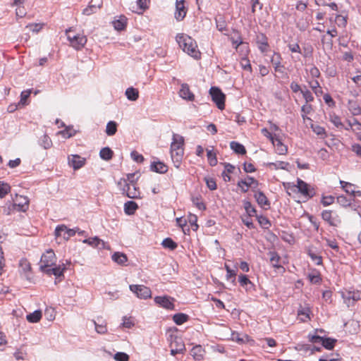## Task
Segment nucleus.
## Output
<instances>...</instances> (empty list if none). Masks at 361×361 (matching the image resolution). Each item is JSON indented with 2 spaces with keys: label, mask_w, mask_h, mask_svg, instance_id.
<instances>
[{
  "label": "nucleus",
  "mask_w": 361,
  "mask_h": 361,
  "mask_svg": "<svg viewBox=\"0 0 361 361\" xmlns=\"http://www.w3.org/2000/svg\"><path fill=\"white\" fill-rule=\"evenodd\" d=\"M176 42L183 51L194 59L200 58V52L197 49L196 42L189 35L180 33L176 35Z\"/></svg>",
  "instance_id": "f257e3e1"
},
{
  "label": "nucleus",
  "mask_w": 361,
  "mask_h": 361,
  "mask_svg": "<svg viewBox=\"0 0 361 361\" xmlns=\"http://www.w3.org/2000/svg\"><path fill=\"white\" fill-rule=\"evenodd\" d=\"M184 138L177 134L173 135V141L171 145V157L174 166L179 168L184 154Z\"/></svg>",
  "instance_id": "f03ea898"
},
{
  "label": "nucleus",
  "mask_w": 361,
  "mask_h": 361,
  "mask_svg": "<svg viewBox=\"0 0 361 361\" xmlns=\"http://www.w3.org/2000/svg\"><path fill=\"white\" fill-rule=\"evenodd\" d=\"M118 185L122 187L123 194L131 199H137L140 197V192L139 188L136 187L133 182L128 183L126 180H121Z\"/></svg>",
  "instance_id": "7ed1b4c3"
},
{
  "label": "nucleus",
  "mask_w": 361,
  "mask_h": 361,
  "mask_svg": "<svg viewBox=\"0 0 361 361\" xmlns=\"http://www.w3.org/2000/svg\"><path fill=\"white\" fill-rule=\"evenodd\" d=\"M71 28H69L66 30V35L67 36V39L70 42L71 47L77 50L81 49L85 44L87 43V37L80 34L75 35L74 36H71Z\"/></svg>",
  "instance_id": "20e7f679"
},
{
  "label": "nucleus",
  "mask_w": 361,
  "mask_h": 361,
  "mask_svg": "<svg viewBox=\"0 0 361 361\" xmlns=\"http://www.w3.org/2000/svg\"><path fill=\"white\" fill-rule=\"evenodd\" d=\"M56 263V255L52 250H47L41 257L40 259V270L44 272L49 267L55 265Z\"/></svg>",
  "instance_id": "39448f33"
},
{
  "label": "nucleus",
  "mask_w": 361,
  "mask_h": 361,
  "mask_svg": "<svg viewBox=\"0 0 361 361\" xmlns=\"http://www.w3.org/2000/svg\"><path fill=\"white\" fill-rule=\"evenodd\" d=\"M209 94L212 101L216 104L217 107L223 110L225 108V94L221 90L216 87H212L209 90Z\"/></svg>",
  "instance_id": "423d86ee"
},
{
  "label": "nucleus",
  "mask_w": 361,
  "mask_h": 361,
  "mask_svg": "<svg viewBox=\"0 0 361 361\" xmlns=\"http://www.w3.org/2000/svg\"><path fill=\"white\" fill-rule=\"evenodd\" d=\"M295 187L298 188V192L306 198H311L315 195L314 188H311L310 185L300 178L297 180V185L292 186L293 190Z\"/></svg>",
  "instance_id": "0eeeda50"
},
{
  "label": "nucleus",
  "mask_w": 361,
  "mask_h": 361,
  "mask_svg": "<svg viewBox=\"0 0 361 361\" xmlns=\"http://www.w3.org/2000/svg\"><path fill=\"white\" fill-rule=\"evenodd\" d=\"M129 288L140 299L145 300L151 298V290L144 285H130Z\"/></svg>",
  "instance_id": "6e6552de"
},
{
  "label": "nucleus",
  "mask_w": 361,
  "mask_h": 361,
  "mask_svg": "<svg viewBox=\"0 0 361 361\" xmlns=\"http://www.w3.org/2000/svg\"><path fill=\"white\" fill-rule=\"evenodd\" d=\"M78 230L79 228L78 227L75 228H68L66 226L62 224L56 226L55 229V235L56 237L61 236V231H65V233H63V238L64 240H68L71 237L74 236Z\"/></svg>",
  "instance_id": "1a4fd4ad"
},
{
  "label": "nucleus",
  "mask_w": 361,
  "mask_h": 361,
  "mask_svg": "<svg viewBox=\"0 0 361 361\" xmlns=\"http://www.w3.org/2000/svg\"><path fill=\"white\" fill-rule=\"evenodd\" d=\"M173 301V299L167 295L157 296L154 298V302L156 304L167 310H173L174 308V304Z\"/></svg>",
  "instance_id": "9d476101"
},
{
  "label": "nucleus",
  "mask_w": 361,
  "mask_h": 361,
  "mask_svg": "<svg viewBox=\"0 0 361 361\" xmlns=\"http://www.w3.org/2000/svg\"><path fill=\"white\" fill-rule=\"evenodd\" d=\"M184 0H176V1L174 17L178 21L182 20L186 16L187 8L184 5Z\"/></svg>",
  "instance_id": "9b49d317"
},
{
  "label": "nucleus",
  "mask_w": 361,
  "mask_h": 361,
  "mask_svg": "<svg viewBox=\"0 0 361 361\" xmlns=\"http://www.w3.org/2000/svg\"><path fill=\"white\" fill-rule=\"evenodd\" d=\"M258 181L251 176H247L246 179L240 180L237 183L238 186L241 188L243 192H246L248 190V188L251 187L252 185H255L256 188L258 186Z\"/></svg>",
  "instance_id": "f8f14e48"
},
{
  "label": "nucleus",
  "mask_w": 361,
  "mask_h": 361,
  "mask_svg": "<svg viewBox=\"0 0 361 361\" xmlns=\"http://www.w3.org/2000/svg\"><path fill=\"white\" fill-rule=\"evenodd\" d=\"M68 164L74 170H78L85 165V159L78 154L71 155L68 157Z\"/></svg>",
  "instance_id": "ddd939ff"
},
{
  "label": "nucleus",
  "mask_w": 361,
  "mask_h": 361,
  "mask_svg": "<svg viewBox=\"0 0 361 361\" xmlns=\"http://www.w3.org/2000/svg\"><path fill=\"white\" fill-rule=\"evenodd\" d=\"M256 42L259 49L262 52H267L269 48L268 38L263 33H259L256 36Z\"/></svg>",
  "instance_id": "4468645a"
},
{
  "label": "nucleus",
  "mask_w": 361,
  "mask_h": 361,
  "mask_svg": "<svg viewBox=\"0 0 361 361\" xmlns=\"http://www.w3.org/2000/svg\"><path fill=\"white\" fill-rule=\"evenodd\" d=\"M254 197L261 207H264L265 209L269 208L270 202L263 192L260 190L256 191L255 192Z\"/></svg>",
  "instance_id": "2eb2a0df"
},
{
  "label": "nucleus",
  "mask_w": 361,
  "mask_h": 361,
  "mask_svg": "<svg viewBox=\"0 0 361 361\" xmlns=\"http://www.w3.org/2000/svg\"><path fill=\"white\" fill-rule=\"evenodd\" d=\"M281 56L279 53L274 52L271 59V63L273 64L274 71L279 73H283V66L281 65Z\"/></svg>",
  "instance_id": "dca6fc26"
},
{
  "label": "nucleus",
  "mask_w": 361,
  "mask_h": 361,
  "mask_svg": "<svg viewBox=\"0 0 361 361\" xmlns=\"http://www.w3.org/2000/svg\"><path fill=\"white\" fill-rule=\"evenodd\" d=\"M179 95L183 99H185L188 101H193L195 99V95L190 91L188 85L185 84V83L182 84L181 88L179 92Z\"/></svg>",
  "instance_id": "f3484780"
},
{
  "label": "nucleus",
  "mask_w": 361,
  "mask_h": 361,
  "mask_svg": "<svg viewBox=\"0 0 361 361\" xmlns=\"http://www.w3.org/2000/svg\"><path fill=\"white\" fill-rule=\"evenodd\" d=\"M311 309L309 305H305L304 306H300L298 310V315L302 322H306L307 319H310Z\"/></svg>",
  "instance_id": "a211bd4d"
},
{
  "label": "nucleus",
  "mask_w": 361,
  "mask_h": 361,
  "mask_svg": "<svg viewBox=\"0 0 361 361\" xmlns=\"http://www.w3.org/2000/svg\"><path fill=\"white\" fill-rule=\"evenodd\" d=\"M66 269V267L64 264H63V267L59 266H56L55 267L51 268L49 267L47 270L44 271L47 275H54L57 279L61 278V276H63V271Z\"/></svg>",
  "instance_id": "6ab92c4d"
},
{
  "label": "nucleus",
  "mask_w": 361,
  "mask_h": 361,
  "mask_svg": "<svg viewBox=\"0 0 361 361\" xmlns=\"http://www.w3.org/2000/svg\"><path fill=\"white\" fill-rule=\"evenodd\" d=\"M152 171L159 173H165L168 171V166L161 161H154L150 165Z\"/></svg>",
  "instance_id": "aec40b11"
},
{
  "label": "nucleus",
  "mask_w": 361,
  "mask_h": 361,
  "mask_svg": "<svg viewBox=\"0 0 361 361\" xmlns=\"http://www.w3.org/2000/svg\"><path fill=\"white\" fill-rule=\"evenodd\" d=\"M269 255L270 257V262H271V265L274 268L281 269H282L283 271H285L284 267H283L282 266H281L279 264L281 257L278 255V253L276 252L271 251V252H269Z\"/></svg>",
  "instance_id": "412c9836"
},
{
  "label": "nucleus",
  "mask_w": 361,
  "mask_h": 361,
  "mask_svg": "<svg viewBox=\"0 0 361 361\" xmlns=\"http://www.w3.org/2000/svg\"><path fill=\"white\" fill-rule=\"evenodd\" d=\"M84 243H87L92 247H99L100 249L104 248L105 243L104 240L99 239L98 237L90 238L83 240Z\"/></svg>",
  "instance_id": "4be33fe9"
},
{
  "label": "nucleus",
  "mask_w": 361,
  "mask_h": 361,
  "mask_svg": "<svg viewBox=\"0 0 361 361\" xmlns=\"http://www.w3.org/2000/svg\"><path fill=\"white\" fill-rule=\"evenodd\" d=\"M111 259L119 265H125L128 261L126 255L119 252H114L111 256Z\"/></svg>",
  "instance_id": "5701e85b"
},
{
  "label": "nucleus",
  "mask_w": 361,
  "mask_h": 361,
  "mask_svg": "<svg viewBox=\"0 0 361 361\" xmlns=\"http://www.w3.org/2000/svg\"><path fill=\"white\" fill-rule=\"evenodd\" d=\"M204 350L200 345L193 347L190 351V355L196 360H201L203 359Z\"/></svg>",
  "instance_id": "b1692460"
},
{
  "label": "nucleus",
  "mask_w": 361,
  "mask_h": 361,
  "mask_svg": "<svg viewBox=\"0 0 361 361\" xmlns=\"http://www.w3.org/2000/svg\"><path fill=\"white\" fill-rule=\"evenodd\" d=\"M137 209L138 205L134 201H128L124 204V212L128 215L134 214Z\"/></svg>",
  "instance_id": "393cba45"
},
{
  "label": "nucleus",
  "mask_w": 361,
  "mask_h": 361,
  "mask_svg": "<svg viewBox=\"0 0 361 361\" xmlns=\"http://www.w3.org/2000/svg\"><path fill=\"white\" fill-rule=\"evenodd\" d=\"M230 147L233 152L238 154H246L245 147L240 143L232 141L230 142Z\"/></svg>",
  "instance_id": "a878e982"
},
{
  "label": "nucleus",
  "mask_w": 361,
  "mask_h": 361,
  "mask_svg": "<svg viewBox=\"0 0 361 361\" xmlns=\"http://www.w3.org/2000/svg\"><path fill=\"white\" fill-rule=\"evenodd\" d=\"M343 298L347 305L350 306V300L353 302L354 301H357L360 299V294L355 292H348L346 293H343Z\"/></svg>",
  "instance_id": "bb28decb"
},
{
  "label": "nucleus",
  "mask_w": 361,
  "mask_h": 361,
  "mask_svg": "<svg viewBox=\"0 0 361 361\" xmlns=\"http://www.w3.org/2000/svg\"><path fill=\"white\" fill-rule=\"evenodd\" d=\"M102 1L98 0V4H90L87 8L82 11L84 15L90 16L96 13L98 9L102 7Z\"/></svg>",
  "instance_id": "cd10ccee"
},
{
  "label": "nucleus",
  "mask_w": 361,
  "mask_h": 361,
  "mask_svg": "<svg viewBox=\"0 0 361 361\" xmlns=\"http://www.w3.org/2000/svg\"><path fill=\"white\" fill-rule=\"evenodd\" d=\"M267 166L271 169H283L288 170L287 167L289 166V163L282 161H277L276 162H269L267 164Z\"/></svg>",
  "instance_id": "c85d7f7f"
},
{
  "label": "nucleus",
  "mask_w": 361,
  "mask_h": 361,
  "mask_svg": "<svg viewBox=\"0 0 361 361\" xmlns=\"http://www.w3.org/2000/svg\"><path fill=\"white\" fill-rule=\"evenodd\" d=\"M114 152L109 147H103L99 152V156L101 159L105 161H109L112 159Z\"/></svg>",
  "instance_id": "c756f323"
},
{
  "label": "nucleus",
  "mask_w": 361,
  "mask_h": 361,
  "mask_svg": "<svg viewBox=\"0 0 361 361\" xmlns=\"http://www.w3.org/2000/svg\"><path fill=\"white\" fill-rule=\"evenodd\" d=\"M332 213L331 210H324L322 213V218L324 221L328 222L330 226H336V224L332 217Z\"/></svg>",
  "instance_id": "7c9ffc66"
},
{
  "label": "nucleus",
  "mask_w": 361,
  "mask_h": 361,
  "mask_svg": "<svg viewBox=\"0 0 361 361\" xmlns=\"http://www.w3.org/2000/svg\"><path fill=\"white\" fill-rule=\"evenodd\" d=\"M243 206H244V209L249 217L257 216V210L252 206V204H251L250 202H249L247 200H244Z\"/></svg>",
  "instance_id": "2f4dec72"
},
{
  "label": "nucleus",
  "mask_w": 361,
  "mask_h": 361,
  "mask_svg": "<svg viewBox=\"0 0 361 361\" xmlns=\"http://www.w3.org/2000/svg\"><path fill=\"white\" fill-rule=\"evenodd\" d=\"M126 95L130 101H136L139 97V92L134 87H128L126 90Z\"/></svg>",
  "instance_id": "473e14b6"
},
{
  "label": "nucleus",
  "mask_w": 361,
  "mask_h": 361,
  "mask_svg": "<svg viewBox=\"0 0 361 361\" xmlns=\"http://www.w3.org/2000/svg\"><path fill=\"white\" fill-rule=\"evenodd\" d=\"M42 316L41 310H35L32 313L27 314L26 318L29 322L37 323L41 319Z\"/></svg>",
  "instance_id": "72a5a7b5"
},
{
  "label": "nucleus",
  "mask_w": 361,
  "mask_h": 361,
  "mask_svg": "<svg viewBox=\"0 0 361 361\" xmlns=\"http://www.w3.org/2000/svg\"><path fill=\"white\" fill-rule=\"evenodd\" d=\"M189 319V316L184 313H177L173 316V320L177 325H181Z\"/></svg>",
  "instance_id": "f704fd0d"
},
{
  "label": "nucleus",
  "mask_w": 361,
  "mask_h": 361,
  "mask_svg": "<svg viewBox=\"0 0 361 361\" xmlns=\"http://www.w3.org/2000/svg\"><path fill=\"white\" fill-rule=\"evenodd\" d=\"M178 348H174L173 346H171V354L172 355H176V354H183L185 350V344L182 339L178 340Z\"/></svg>",
  "instance_id": "c9c22d12"
},
{
  "label": "nucleus",
  "mask_w": 361,
  "mask_h": 361,
  "mask_svg": "<svg viewBox=\"0 0 361 361\" xmlns=\"http://www.w3.org/2000/svg\"><path fill=\"white\" fill-rule=\"evenodd\" d=\"M238 280L240 286L245 288L247 290L253 286V283L250 281L246 275H240Z\"/></svg>",
  "instance_id": "e433bc0d"
},
{
  "label": "nucleus",
  "mask_w": 361,
  "mask_h": 361,
  "mask_svg": "<svg viewBox=\"0 0 361 361\" xmlns=\"http://www.w3.org/2000/svg\"><path fill=\"white\" fill-rule=\"evenodd\" d=\"M117 131V123L115 121H109L106 124V133L109 136H112L116 134Z\"/></svg>",
  "instance_id": "4c0bfd02"
},
{
  "label": "nucleus",
  "mask_w": 361,
  "mask_h": 361,
  "mask_svg": "<svg viewBox=\"0 0 361 361\" xmlns=\"http://www.w3.org/2000/svg\"><path fill=\"white\" fill-rule=\"evenodd\" d=\"M162 246L164 248H168L171 250H174L178 247V245L171 238H166L164 239L161 243Z\"/></svg>",
  "instance_id": "58836bf2"
},
{
  "label": "nucleus",
  "mask_w": 361,
  "mask_h": 361,
  "mask_svg": "<svg viewBox=\"0 0 361 361\" xmlns=\"http://www.w3.org/2000/svg\"><path fill=\"white\" fill-rule=\"evenodd\" d=\"M39 145L44 149H49L52 145V141L47 135H44L39 140Z\"/></svg>",
  "instance_id": "ea45409f"
},
{
  "label": "nucleus",
  "mask_w": 361,
  "mask_h": 361,
  "mask_svg": "<svg viewBox=\"0 0 361 361\" xmlns=\"http://www.w3.org/2000/svg\"><path fill=\"white\" fill-rule=\"evenodd\" d=\"M207 156L208 162L210 166H214L217 164V158L216 154L215 152H213V150L211 149H207Z\"/></svg>",
  "instance_id": "a19ab883"
},
{
  "label": "nucleus",
  "mask_w": 361,
  "mask_h": 361,
  "mask_svg": "<svg viewBox=\"0 0 361 361\" xmlns=\"http://www.w3.org/2000/svg\"><path fill=\"white\" fill-rule=\"evenodd\" d=\"M336 339L331 338H324L322 341V346L327 350H332L334 348Z\"/></svg>",
  "instance_id": "79ce46f5"
},
{
  "label": "nucleus",
  "mask_w": 361,
  "mask_h": 361,
  "mask_svg": "<svg viewBox=\"0 0 361 361\" xmlns=\"http://www.w3.org/2000/svg\"><path fill=\"white\" fill-rule=\"evenodd\" d=\"M275 144L274 145L276 146V151L279 154H285L287 152V147L285 146L281 141L280 139L278 137H276L274 139Z\"/></svg>",
  "instance_id": "37998d69"
},
{
  "label": "nucleus",
  "mask_w": 361,
  "mask_h": 361,
  "mask_svg": "<svg viewBox=\"0 0 361 361\" xmlns=\"http://www.w3.org/2000/svg\"><path fill=\"white\" fill-rule=\"evenodd\" d=\"M20 198L22 199L23 201L18 204L15 203L13 204V207H18V211L25 212L28 208V200H27V197H23V196H20Z\"/></svg>",
  "instance_id": "c03bdc74"
},
{
  "label": "nucleus",
  "mask_w": 361,
  "mask_h": 361,
  "mask_svg": "<svg viewBox=\"0 0 361 361\" xmlns=\"http://www.w3.org/2000/svg\"><path fill=\"white\" fill-rule=\"evenodd\" d=\"M256 217L258 223L263 228L267 229L271 226V222L266 216L262 215H257Z\"/></svg>",
  "instance_id": "a18cd8bd"
},
{
  "label": "nucleus",
  "mask_w": 361,
  "mask_h": 361,
  "mask_svg": "<svg viewBox=\"0 0 361 361\" xmlns=\"http://www.w3.org/2000/svg\"><path fill=\"white\" fill-rule=\"evenodd\" d=\"M354 200V199H348L344 195H339L337 197V202L341 205L342 207H347L351 206L352 201Z\"/></svg>",
  "instance_id": "49530a36"
},
{
  "label": "nucleus",
  "mask_w": 361,
  "mask_h": 361,
  "mask_svg": "<svg viewBox=\"0 0 361 361\" xmlns=\"http://www.w3.org/2000/svg\"><path fill=\"white\" fill-rule=\"evenodd\" d=\"M312 106L309 104H305L301 107L302 117L303 120H310V118L307 116V114H310L312 111Z\"/></svg>",
  "instance_id": "de8ad7c7"
},
{
  "label": "nucleus",
  "mask_w": 361,
  "mask_h": 361,
  "mask_svg": "<svg viewBox=\"0 0 361 361\" xmlns=\"http://www.w3.org/2000/svg\"><path fill=\"white\" fill-rule=\"evenodd\" d=\"M311 89L317 96H319L322 93V88L317 80H313L309 82Z\"/></svg>",
  "instance_id": "09e8293b"
},
{
  "label": "nucleus",
  "mask_w": 361,
  "mask_h": 361,
  "mask_svg": "<svg viewBox=\"0 0 361 361\" xmlns=\"http://www.w3.org/2000/svg\"><path fill=\"white\" fill-rule=\"evenodd\" d=\"M308 255L311 258V259L317 265H322V256L317 255L312 250L308 251Z\"/></svg>",
  "instance_id": "8fccbe9b"
},
{
  "label": "nucleus",
  "mask_w": 361,
  "mask_h": 361,
  "mask_svg": "<svg viewBox=\"0 0 361 361\" xmlns=\"http://www.w3.org/2000/svg\"><path fill=\"white\" fill-rule=\"evenodd\" d=\"M11 190V187L8 183L0 182V198L4 197Z\"/></svg>",
  "instance_id": "3c124183"
},
{
  "label": "nucleus",
  "mask_w": 361,
  "mask_h": 361,
  "mask_svg": "<svg viewBox=\"0 0 361 361\" xmlns=\"http://www.w3.org/2000/svg\"><path fill=\"white\" fill-rule=\"evenodd\" d=\"M201 199L200 196L192 197V202L200 210H204L206 207Z\"/></svg>",
  "instance_id": "603ef678"
},
{
  "label": "nucleus",
  "mask_w": 361,
  "mask_h": 361,
  "mask_svg": "<svg viewBox=\"0 0 361 361\" xmlns=\"http://www.w3.org/2000/svg\"><path fill=\"white\" fill-rule=\"evenodd\" d=\"M330 121L337 128H343V124L341 118L336 114H330Z\"/></svg>",
  "instance_id": "864d4df0"
},
{
  "label": "nucleus",
  "mask_w": 361,
  "mask_h": 361,
  "mask_svg": "<svg viewBox=\"0 0 361 361\" xmlns=\"http://www.w3.org/2000/svg\"><path fill=\"white\" fill-rule=\"evenodd\" d=\"M94 324L95 326V330L98 334H104L107 331V328L105 322H103L102 324H98L97 322L93 321Z\"/></svg>",
  "instance_id": "5fc2aeb1"
},
{
  "label": "nucleus",
  "mask_w": 361,
  "mask_h": 361,
  "mask_svg": "<svg viewBox=\"0 0 361 361\" xmlns=\"http://www.w3.org/2000/svg\"><path fill=\"white\" fill-rule=\"evenodd\" d=\"M32 91V89H28V90H24V91H23L21 92V94H20V104H22L23 105L27 104V102H26L27 99L31 94Z\"/></svg>",
  "instance_id": "6e6d98bb"
},
{
  "label": "nucleus",
  "mask_w": 361,
  "mask_h": 361,
  "mask_svg": "<svg viewBox=\"0 0 361 361\" xmlns=\"http://www.w3.org/2000/svg\"><path fill=\"white\" fill-rule=\"evenodd\" d=\"M308 279H309L310 281L314 284H319L322 281V278L319 273L309 274Z\"/></svg>",
  "instance_id": "4d7b16f0"
},
{
  "label": "nucleus",
  "mask_w": 361,
  "mask_h": 361,
  "mask_svg": "<svg viewBox=\"0 0 361 361\" xmlns=\"http://www.w3.org/2000/svg\"><path fill=\"white\" fill-rule=\"evenodd\" d=\"M114 27L116 30H123L126 27V20L121 18L113 22Z\"/></svg>",
  "instance_id": "13d9d810"
},
{
  "label": "nucleus",
  "mask_w": 361,
  "mask_h": 361,
  "mask_svg": "<svg viewBox=\"0 0 361 361\" xmlns=\"http://www.w3.org/2000/svg\"><path fill=\"white\" fill-rule=\"evenodd\" d=\"M301 93L302 94L303 98L305 100V104H308L309 102L314 101V97L310 90L305 89L301 90Z\"/></svg>",
  "instance_id": "bf43d9fd"
},
{
  "label": "nucleus",
  "mask_w": 361,
  "mask_h": 361,
  "mask_svg": "<svg viewBox=\"0 0 361 361\" xmlns=\"http://www.w3.org/2000/svg\"><path fill=\"white\" fill-rule=\"evenodd\" d=\"M225 269L226 270V279L228 280L230 279H232V282L234 283L235 282V275H236V272L235 270H233L231 269L229 266H228L227 264H225Z\"/></svg>",
  "instance_id": "052dcab7"
},
{
  "label": "nucleus",
  "mask_w": 361,
  "mask_h": 361,
  "mask_svg": "<svg viewBox=\"0 0 361 361\" xmlns=\"http://www.w3.org/2000/svg\"><path fill=\"white\" fill-rule=\"evenodd\" d=\"M130 157L131 158L136 162L137 163H142L144 161L145 159L143 157V156L142 154H140L137 152L136 151H133L131 153H130Z\"/></svg>",
  "instance_id": "680f3d73"
},
{
  "label": "nucleus",
  "mask_w": 361,
  "mask_h": 361,
  "mask_svg": "<svg viewBox=\"0 0 361 361\" xmlns=\"http://www.w3.org/2000/svg\"><path fill=\"white\" fill-rule=\"evenodd\" d=\"M114 359L116 361H128L129 356L125 353L118 352L115 354Z\"/></svg>",
  "instance_id": "e2e57ef3"
},
{
  "label": "nucleus",
  "mask_w": 361,
  "mask_h": 361,
  "mask_svg": "<svg viewBox=\"0 0 361 361\" xmlns=\"http://www.w3.org/2000/svg\"><path fill=\"white\" fill-rule=\"evenodd\" d=\"M204 180H205L207 186L209 188V190H214L216 189V183L214 178H205Z\"/></svg>",
  "instance_id": "0e129e2a"
},
{
  "label": "nucleus",
  "mask_w": 361,
  "mask_h": 361,
  "mask_svg": "<svg viewBox=\"0 0 361 361\" xmlns=\"http://www.w3.org/2000/svg\"><path fill=\"white\" fill-rule=\"evenodd\" d=\"M334 202V197L331 195L324 196L322 197V204L324 206H329L333 204Z\"/></svg>",
  "instance_id": "69168bd1"
},
{
  "label": "nucleus",
  "mask_w": 361,
  "mask_h": 361,
  "mask_svg": "<svg viewBox=\"0 0 361 361\" xmlns=\"http://www.w3.org/2000/svg\"><path fill=\"white\" fill-rule=\"evenodd\" d=\"M312 129L318 135H323L326 133L324 128L318 125H312Z\"/></svg>",
  "instance_id": "338daca9"
},
{
  "label": "nucleus",
  "mask_w": 361,
  "mask_h": 361,
  "mask_svg": "<svg viewBox=\"0 0 361 361\" xmlns=\"http://www.w3.org/2000/svg\"><path fill=\"white\" fill-rule=\"evenodd\" d=\"M335 20L339 27H345L347 24L346 18L342 16L341 15H336Z\"/></svg>",
  "instance_id": "774afa93"
}]
</instances>
